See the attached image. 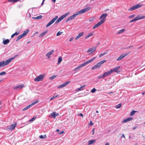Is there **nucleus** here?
I'll return each instance as SVG.
<instances>
[{
    "label": "nucleus",
    "mask_w": 145,
    "mask_h": 145,
    "mask_svg": "<svg viewBox=\"0 0 145 145\" xmlns=\"http://www.w3.org/2000/svg\"><path fill=\"white\" fill-rule=\"evenodd\" d=\"M45 0H43L42 2V3L41 4V5H42V6L43 5V4H44V3Z\"/></svg>",
    "instance_id": "obj_57"
},
{
    "label": "nucleus",
    "mask_w": 145,
    "mask_h": 145,
    "mask_svg": "<svg viewBox=\"0 0 145 145\" xmlns=\"http://www.w3.org/2000/svg\"><path fill=\"white\" fill-rule=\"evenodd\" d=\"M51 114L52 116L54 119L55 118L56 116H57L59 115L58 114H56V112H53Z\"/></svg>",
    "instance_id": "obj_23"
},
{
    "label": "nucleus",
    "mask_w": 145,
    "mask_h": 145,
    "mask_svg": "<svg viewBox=\"0 0 145 145\" xmlns=\"http://www.w3.org/2000/svg\"><path fill=\"white\" fill-rule=\"evenodd\" d=\"M106 145H109V143L107 142L106 144Z\"/></svg>",
    "instance_id": "obj_62"
},
{
    "label": "nucleus",
    "mask_w": 145,
    "mask_h": 145,
    "mask_svg": "<svg viewBox=\"0 0 145 145\" xmlns=\"http://www.w3.org/2000/svg\"><path fill=\"white\" fill-rule=\"evenodd\" d=\"M96 47H94L92 48H89L87 51V53H89L90 52H91L89 54V55H90L91 54H93L96 51Z\"/></svg>",
    "instance_id": "obj_12"
},
{
    "label": "nucleus",
    "mask_w": 145,
    "mask_h": 145,
    "mask_svg": "<svg viewBox=\"0 0 145 145\" xmlns=\"http://www.w3.org/2000/svg\"><path fill=\"white\" fill-rule=\"evenodd\" d=\"M38 101H35L33 102L30 105H31V106H32V105H34L36 103H37Z\"/></svg>",
    "instance_id": "obj_46"
},
{
    "label": "nucleus",
    "mask_w": 145,
    "mask_h": 145,
    "mask_svg": "<svg viewBox=\"0 0 145 145\" xmlns=\"http://www.w3.org/2000/svg\"><path fill=\"white\" fill-rule=\"evenodd\" d=\"M94 35V33L93 32H92L89 33L88 35H87L85 37L86 39H87L89 38V37L92 36Z\"/></svg>",
    "instance_id": "obj_24"
},
{
    "label": "nucleus",
    "mask_w": 145,
    "mask_h": 145,
    "mask_svg": "<svg viewBox=\"0 0 145 145\" xmlns=\"http://www.w3.org/2000/svg\"><path fill=\"white\" fill-rule=\"evenodd\" d=\"M63 19H64V18H63L62 16H61V17H59L57 20L56 22L55 23L56 24H58L59 22L61 21Z\"/></svg>",
    "instance_id": "obj_22"
},
{
    "label": "nucleus",
    "mask_w": 145,
    "mask_h": 145,
    "mask_svg": "<svg viewBox=\"0 0 145 145\" xmlns=\"http://www.w3.org/2000/svg\"><path fill=\"white\" fill-rule=\"evenodd\" d=\"M135 16V14H133V15H131V16H129L128 17V18L132 19V18H134Z\"/></svg>",
    "instance_id": "obj_38"
},
{
    "label": "nucleus",
    "mask_w": 145,
    "mask_h": 145,
    "mask_svg": "<svg viewBox=\"0 0 145 145\" xmlns=\"http://www.w3.org/2000/svg\"><path fill=\"white\" fill-rule=\"evenodd\" d=\"M108 15L107 13H104L103 14L100 16L99 19L101 20L100 22H101V23L103 24L105 21V18Z\"/></svg>",
    "instance_id": "obj_5"
},
{
    "label": "nucleus",
    "mask_w": 145,
    "mask_h": 145,
    "mask_svg": "<svg viewBox=\"0 0 145 145\" xmlns=\"http://www.w3.org/2000/svg\"><path fill=\"white\" fill-rule=\"evenodd\" d=\"M142 6V5L139 4L137 5L131 7V8L129 9L128 10L129 11L133 10L141 7Z\"/></svg>",
    "instance_id": "obj_8"
},
{
    "label": "nucleus",
    "mask_w": 145,
    "mask_h": 145,
    "mask_svg": "<svg viewBox=\"0 0 145 145\" xmlns=\"http://www.w3.org/2000/svg\"><path fill=\"white\" fill-rule=\"evenodd\" d=\"M94 129L93 128L92 129V134L93 135L94 134Z\"/></svg>",
    "instance_id": "obj_55"
},
{
    "label": "nucleus",
    "mask_w": 145,
    "mask_h": 145,
    "mask_svg": "<svg viewBox=\"0 0 145 145\" xmlns=\"http://www.w3.org/2000/svg\"><path fill=\"white\" fill-rule=\"evenodd\" d=\"M113 72V70H110V71H108L107 72H105L104 74V76L105 77L107 76L108 75L112 73Z\"/></svg>",
    "instance_id": "obj_18"
},
{
    "label": "nucleus",
    "mask_w": 145,
    "mask_h": 145,
    "mask_svg": "<svg viewBox=\"0 0 145 145\" xmlns=\"http://www.w3.org/2000/svg\"><path fill=\"white\" fill-rule=\"evenodd\" d=\"M133 47V46H129L127 48H131V47Z\"/></svg>",
    "instance_id": "obj_58"
},
{
    "label": "nucleus",
    "mask_w": 145,
    "mask_h": 145,
    "mask_svg": "<svg viewBox=\"0 0 145 145\" xmlns=\"http://www.w3.org/2000/svg\"><path fill=\"white\" fill-rule=\"evenodd\" d=\"M62 57L61 56L59 57L58 58V63H57V64L59 65L62 61Z\"/></svg>",
    "instance_id": "obj_26"
},
{
    "label": "nucleus",
    "mask_w": 145,
    "mask_h": 145,
    "mask_svg": "<svg viewBox=\"0 0 145 145\" xmlns=\"http://www.w3.org/2000/svg\"><path fill=\"white\" fill-rule=\"evenodd\" d=\"M9 42V40L8 39H7L5 40H4L3 41V43L5 45L6 44Z\"/></svg>",
    "instance_id": "obj_25"
},
{
    "label": "nucleus",
    "mask_w": 145,
    "mask_h": 145,
    "mask_svg": "<svg viewBox=\"0 0 145 145\" xmlns=\"http://www.w3.org/2000/svg\"><path fill=\"white\" fill-rule=\"evenodd\" d=\"M106 54V52L105 53H101L100 54V55H99V57H101L102 56H104V55H105V54Z\"/></svg>",
    "instance_id": "obj_41"
},
{
    "label": "nucleus",
    "mask_w": 145,
    "mask_h": 145,
    "mask_svg": "<svg viewBox=\"0 0 145 145\" xmlns=\"http://www.w3.org/2000/svg\"><path fill=\"white\" fill-rule=\"evenodd\" d=\"M127 120L128 121H130L132 120L133 119V118L132 117H129L127 118Z\"/></svg>",
    "instance_id": "obj_45"
},
{
    "label": "nucleus",
    "mask_w": 145,
    "mask_h": 145,
    "mask_svg": "<svg viewBox=\"0 0 145 145\" xmlns=\"http://www.w3.org/2000/svg\"><path fill=\"white\" fill-rule=\"evenodd\" d=\"M96 89L95 88H94L91 90V92L92 93H94L96 91Z\"/></svg>",
    "instance_id": "obj_43"
},
{
    "label": "nucleus",
    "mask_w": 145,
    "mask_h": 145,
    "mask_svg": "<svg viewBox=\"0 0 145 145\" xmlns=\"http://www.w3.org/2000/svg\"><path fill=\"white\" fill-rule=\"evenodd\" d=\"M17 124L16 123H15L14 124H12L9 127H8V129L10 130H13Z\"/></svg>",
    "instance_id": "obj_13"
},
{
    "label": "nucleus",
    "mask_w": 145,
    "mask_h": 145,
    "mask_svg": "<svg viewBox=\"0 0 145 145\" xmlns=\"http://www.w3.org/2000/svg\"><path fill=\"white\" fill-rule=\"evenodd\" d=\"M20 0H8V1L11 3H14L16 2L19 1Z\"/></svg>",
    "instance_id": "obj_31"
},
{
    "label": "nucleus",
    "mask_w": 145,
    "mask_h": 145,
    "mask_svg": "<svg viewBox=\"0 0 145 145\" xmlns=\"http://www.w3.org/2000/svg\"><path fill=\"white\" fill-rule=\"evenodd\" d=\"M52 1L53 2H55L56 1V0H52Z\"/></svg>",
    "instance_id": "obj_63"
},
{
    "label": "nucleus",
    "mask_w": 145,
    "mask_h": 145,
    "mask_svg": "<svg viewBox=\"0 0 145 145\" xmlns=\"http://www.w3.org/2000/svg\"><path fill=\"white\" fill-rule=\"evenodd\" d=\"M29 31V29H27L25 31L24 33L21 34V35H19L17 37L16 41H17L19 40L20 39L24 37V36H25V35H27V34L28 33Z\"/></svg>",
    "instance_id": "obj_7"
},
{
    "label": "nucleus",
    "mask_w": 145,
    "mask_h": 145,
    "mask_svg": "<svg viewBox=\"0 0 145 145\" xmlns=\"http://www.w3.org/2000/svg\"><path fill=\"white\" fill-rule=\"evenodd\" d=\"M58 18L57 16L55 17L51 21H50L49 23L47 24L46 26L47 27H48L51 25L52 24H53L55 21Z\"/></svg>",
    "instance_id": "obj_9"
},
{
    "label": "nucleus",
    "mask_w": 145,
    "mask_h": 145,
    "mask_svg": "<svg viewBox=\"0 0 145 145\" xmlns=\"http://www.w3.org/2000/svg\"><path fill=\"white\" fill-rule=\"evenodd\" d=\"M64 133V132L63 131H61V133H59V134L61 135V134H63Z\"/></svg>",
    "instance_id": "obj_56"
},
{
    "label": "nucleus",
    "mask_w": 145,
    "mask_h": 145,
    "mask_svg": "<svg viewBox=\"0 0 145 145\" xmlns=\"http://www.w3.org/2000/svg\"><path fill=\"white\" fill-rule=\"evenodd\" d=\"M137 127H136H136H134L133 128V130L135 129H137Z\"/></svg>",
    "instance_id": "obj_60"
},
{
    "label": "nucleus",
    "mask_w": 145,
    "mask_h": 145,
    "mask_svg": "<svg viewBox=\"0 0 145 145\" xmlns=\"http://www.w3.org/2000/svg\"><path fill=\"white\" fill-rule=\"evenodd\" d=\"M31 106V105H28L25 107L24 108H23L22 110V111H24L25 110H26L27 109H28V108H30Z\"/></svg>",
    "instance_id": "obj_28"
},
{
    "label": "nucleus",
    "mask_w": 145,
    "mask_h": 145,
    "mask_svg": "<svg viewBox=\"0 0 145 145\" xmlns=\"http://www.w3.org/2000/svg\"><path fill=\"white\" fill-rule=\"evenodd\" d=\"M54 50H51L46 54V56L48 58L50 57V56L54 52Z\"/></svg>",
    "instance_id": "obj_17"
},
{
    "label": "nucleus",
    "mask_w": 145,
    "mask_h": 145,
    "mask_svg": "<svg viewBox=\"0 0 145 145\" xmlns=\"http://www.w3.org/2000/svg\"><path fill=\"white\" fill-rule=\"evenodd\" d=\"M39 137L41 139L45 138H46V135H44V136L41 135L39 136Z\"/></svg>",
    "instance_id": "obj_34"
},
{
    "label": "nucleus",
    "mask_w": 145,
    "mask_h": 145,
    "mask_svg": "<svg viewBox=\"0 0 145 145\" xmlns=\"http://www.w3.org/2000/svg\"><path fill=\"white\" fill-rule=\"evenodd\" d=\"M85 86V85H84L83 86H81V87L80 88H78V91H79L81 90V89L82 88H83Z\"/></svg>",
    "instance_id": "obj_42"
},
{
    "label": "nucleus",
    "mask_w": 145,
    "mask_h": 145,
    "mask_svg": "<svg viewBox=\"0 0 145 145\" xmlns=\"http://www.w3.org/2000/svg\"><path fill=\"white\" fill-rule=\"evenodd\" d=\"M121 105V103H120L116 106V108H120Z\"/></svg>",
    "instance_id": "obj_37"
},
{
    "label": "nucleus",
    "mask_w": 145,
    "mask_h": 145,
    "mask_svg": "<svg viewBox=\"0 0 145 145\" xmlns=\"http://www.w3.org/2000/svg\"><path fill=\"white\" fill-rule=\"evenodd\" d=\"M63 33V32L58 31L57 33L56 36H59Z\"/></svg>",
    "instance_id": "obj_40"
},
{
    "label": "nucleus",
    "mask_w": 145,
    "mask_h": 145,
    "mask_svg": "<svg viewBox=\"0 0 145 145\" xmlns=\"http://www.w3.org/2000/svg\"><path fill=\"white\" fill-rule=\"evenodd\" d=\"M48 32V31H46L43 32L41 33L39 35V37H42L43 36H44L45 34H46Z\"/></svg>",
    "instance_id": "obj_21"
},
{
    "label": "nucleus",
    "mask_w": 145,
    "mask_h": 145,
    "mask_svg": "<svg viewBox=\"0 0 145 145\" xmlns=\"http://www.w3.org/2000/svg\"><path fill=\"white\" fill-rule=\"evenodd\" d=\"M137 111H135V110H133L132 111V112L130 113V116H133L134 114L136 113V112H137Z\"/></svg>",
    "instance_id": "obj_30"
},
{
    "label": "nucleus",
    "mask_w": 145,
    "mask_h": 145,
    "mask_svg": "<svg viewBox=\"0 0 145 145\" xmlns=\"http://www.w3.org/2000/svg\"><path fill=\"white\" fill-rule=\"evenodd\" d=\"M59 96V95H55V96H54L53 97H51V98H50V101H51L53 99H55V98H57V97H58V96Z\"/></svg>",
    "instance_id": "obj_35"
},
{
    "label": "nucleus",
    "mask_w": 145,
    "mask_h": 145,
    "mask_svg": "<svg viewBox=\"0 0 145 145\" xmlns=\"http://www.w3.org/2000/svg\"><path fill=\"white\" fill-rule=\"evenodd\" d=\"M120 66H118L111 70H113V72L115 71L117 73H118L121 71V70L120 69Z\"/></svg>",
    "instance_id": "obj_16"
},
{
    "label": "nucleus",
    "mask_w": 145,
    "mask_h": 145,
    "mask_svg": "<svg viewBox=\"0 0 145 145\" xmlns=\"http://www.w3.org/2000/svg\"><path fill=\"white\" fill-rule=\"evenodd\" d=\"M95 57H93L92 58L89 59V60L86 61V62L82 64H81L80 65H79L77 67L74 68V71H76L79 69H80L82 67H83L84 66L86 65L89 63H91L92 61H93L95 59Z\"/></svg>",
    "instance_id": "obj_2"
},
{
    "label": "nucleus",
    "mask_w": 145,
    "mask_h": 145,
    "mask_svg": "<svg viewBox=\"0 0 145 145\" xmlns=\"http://www.w3.org/2000/svg\"><path fill=\"white\" fill-rule=\"evenodd\" d=\"M70 82V81H67L66 82H65L63 84L61 85L58 86L57 87V88L58 89H60L61 88L65 87V86H67L69 84Z\"/></svg>",
    "instance_id": "obj_11"
},
{
    "label": "nucleus",
    "mask_w": 145,
    "mask_h": 145,
    "mask_svg": "<svg viewBox=\"0 0 145 145\" xmlns=\"http://www.w3.org/2000/svg\"><path fill=\"white\" fill-rule=\"evenodd\" d=\"M17 56L18 55H16L14 57L10 58L5 61H3L0 62V67H4L7 65Z\"/></svg>",
    "instance_id": "obj_3"
},
{
    "label": "nucleus",
    "mask_w": 145,
    "mask_h": 145,
    "mask_svg": "<svg viewBox=\"0 0 145 145\" xmlns=\"http://www.w3.org/2000/svg\"><path fill=\"white\" fill-rule=\"evenodd\" d=\"M56 131H57V132H59V129H57L56 130Z\"/></svg>",
    "instance_id": "obj_61"
},
{
    "label": "nucleus",
    "mask_w": 145,
    "mask_h": 145,
    "mask_svg": "<svg viewBox=\"0 0 145 145\" xmlns=\"http://www.w3.org/2000/svg\"><path fill=\"white\" fill-rule=\"evenodd\" d=\"M42 15H40L39 16H37L36 17L34 18V19H40L42 18Z\"/></svg>",
    "instance_id": "obj_33"
},
{
    "label": "nucleus",
    "mask_w": 145,
    "mask_h": 145,
    "mask_svg": "<svg viewBox=\"0 0 145 145\" xmlns=\"http://www.w3.org/2000/svg\"><path fill=\"white\" fill-rule=\"evenodd\" d=\"M78 115L81 116L82 118L83 117V115L82 113Z\"/></svg>",
    "instance_id": "obj_52"
},
{
    "label": "nucleus",
    "mask_w": 145,
    "mask_h": 145,
    "mask_svg": "<svg viewBox=\"0 0 145 145\" xmlns=\"http://www.w3.org/2000/svg\"><path fill=\"white\" fill-rule=\"evenodd\" d=\"M137 21L145 18V16L139 15L135 17Z\"/></svg>",
    "instance_id": "obj_14"
},
{
    "label": "nucleus",
    "mask_w": 145,
    "mask_h": 145,
    "mask_svg": "<svg viewBox=\"0 0 145 145\" xmlns=\"http://www.w3.org/2000/svg\"><path fill=\"white\" fill-rule=\"evenodd\" d=\"M6 74V72L4 71H3L0 73V76L4 75Z\"/></svg>",
    "instance_id": "obj_44"
},
{
    "label": "nucleus",
    "mask_w": 145,
    "mask_h": 145,
    "mask_svg": "<svg viewBox=\"0 0 145 145\" xmlns=\"http://www.w3.org/2000/svg\"><path fill=\"white\" fill-rule=\"evenodd\" d=\"M35 119V118H34V117L32 118L31 120H29V121H33Z\"/></svg>",
    "instance_id": "obj_50"
},
{
    "label": "nucleus",
    "mask_w": 145,
    "mask_h": 145,
    "mask_svg": "<svg viewBox=\"0 0 145 145\" xmlns=\"http://www.w3.org/2000/svg\"><path fill=\"white\" fill-rule=\"evenodd\" d=\"M127 121H128L127 120V118L126 119H124V120L123 121H122V123H126L127 122Z\"/></svg>",
    "instance_id": "obj_51"
},
{
    "label": "nucleus",
    "mask_w": 145,
    "mask_h": 145,
    "mask_svg": "<svg viewBox=\"0 0 145 145\" xmlns=\"http://www.w3.org/2000/svg\"><path fill=\"white\" fill-rule=\"evenodd\" d=\"M125 30L124 29H122L120 30L117 33L118 34H119L123 33Z\"/></svg>",
    "instance_id": "obj_32"
},
{
    "label": "nucleus",
    "mask_w": 145,
    "mask_h": 145,
    "mask_svg": "<svg viewBox=\"0 0 145 145\" xmlns=\"http://www.w3.org/2000/svg\"><path fill=\"white\" fill-rule=\"evenodd\" d=\"M73 40V37H72V38H71L70 39H69V41H72V40Z\"/></svg>",
    "instance_id": "obj_53"
},
{
    "label": "nucleus",
    "mask_w": 145,
    "mask_h": 145,
    "mask_svg": "<svg viewBox=\"0 0 145 145\" xmlns=\"http://www.w3.org/2000/svg\"><path fill=\"white\" fill-rule=\"evenodd\" d=\"M91 8L90 7H88L84 9L81 10L76 12V13L74 14L73 15L69 17L66 20V22H67L75 18L78 15L83 13L86 11H88Z\"/></svg>",
    "instance_id": "obj_1"
},
{
    "label": "nucleus",
    "mask_w": 145,
    "mask_h": 145,
    "mask_svg": "<svg viewBox=\"0 0 145 145\" xmlns=\"http://www.w3.org/2000/svg\"><path fill=\"white\" fill-rule=\"evenodd\" d=\"M56 76H52L49 78V79L51 80H52L54 79Z\"/></svg>",
    "instance_id": "obj_39"
},
{
    "label": "nucleus",
    "mask_w": 145,
    "mask_h": 145,
    "mask_svg": "<svg viewBox=\"0 0 145 145\" xmlns=\"http://www.w3.org/2000/svg\"><path fill=\"white\" fill-rule=\"evenodd\" d=\"M101 22H99L97 23L96 25H94L93 27V29H95L98 27L99 26H100L102 24L101 23Z\"/></svg>",
    "instance_id": "obj_19"
},
{
    "label": "nucleus",
    "mask_w": 145,
    "mask_h": 145,
    "mask_svg": "<svg viewBox=\"0 0 145 145\" xmlns=\"http://www.w3.org/2000/svg\"><path fill=\"white\" fill-rule=\"evenodd\" d=\"M24 87V84H22L17 86L14 88V89L15 90H17L18 89H21Z\"/></svg>",
    "instance_id": "obj_15"
},
{
    "label": "nucleus",
    "mask_w": 145,
    "mask_h": 145,
    "mask_svg": "<svg viewBox=\"0 0 145 145\" xmlns=\"http://www.w3.org/2000/svg\"><path fill=\"white\" fill-rule=\"evenodd\" d=\"M106 60H103V61H100L99 62L97 63L96 65L93 66L91 68V70L95 69L97 68H99L103 63L106 62Z\"/></svg>",
    "instance_id": "obj_4"
},
{
    "label": "nucleus",
    "mask_w": 145,
    "mask_h": 145,
    "mask_svg": "<svg viewBox=\"0 0 145 145\" xmlns=\"http://www.w3.org/2000/svg\"><path fill=\"white\" fill-rule=\"evenodd\" d=\"M95 141V140H90L88 141V145H90L93 143Z\"/></svg>",
    "instance_id": "obj_27"
},
{
    "label": "nucleus",
    "mask_w": 145,
    "mask_h": 145,
    "mask_svg": "<svg viewBox=\"0 0 145 145\" xmlns=\"http://www.w3.org/2000/svg\"><path fill=\"white\" fill-rule=\"evenodd\" d=\"M94 18H95L93 17L91 18H89V21L90 22H92V21H93L94 20Z\"/></svg>",
    "instance_id": "obj_48"
},
{
    "label": "nucleus",
    "mask_w": 145,
    "mask_h": 145,
    "mask_svg": "<svg viewBox=\"0 0 145 145\" xmlns=\"http://www.w3.org/2000/svg\"><path fill=\"white\" fill-rule=\"evenodd\" d=\"M45 75L43 74H41L38 76L34 79V80L36 82H38L40 81H42L43 80Z\"/></svg>",
    "instance_id": "obj_6"
},
{
    "label": "nucleus",
    "mask_w": 145,
    "mask_h": 145,
    "mask_svg": "<svg viewBox=\"0 0 145 145\" xmlns=\"http://www.w3.org/2000/svg\"><path fill=\"white\" fill-rule=\"evenodd\" d=\"M104 77H105V76H104V74H103V75H102L99 76L97 78L98 79H99L101 78H104Z\"/></svg>",
    "instance_id": "obj_49"
},
{
    "label": "nucleus",
    "mask_w": 145,
    "mask_h": 145,
    "mask_svg": "<svg viewBox=\"0 0 145 145\" xmlns=\"http://www.w3.org/2000/svg\"><path fill=\"white\" fill-rule=\"evenodd\" d=\"M122 137H123V138H125V135H124V134H122Z\"/></svg>",
    "instance_id": "obj_59"
},
{
    "label": "nucleus",
    "mask_w": 145,
    "mask_h": 145,
    "mask_svg": "<svg viewBox=\"0 0 145 145\" xmlns=\"http://www.w3.org/2000/svg\"><path fill=\"white\" fill-rule=\"evenodd\" d=\"M19 33V32H16L15 33L13 34L11 36V38H13L15 36L18 35Z\"/></svg>",
    "instance_id": "obj_29"
},
{
    "label": "nucleus",
    "mask_w": 145,
    "mask_h": 145,
    "mask_svg": "<svg viewBox=\"0 0 145 145\" xmlns=\"http://www.w3.org/2000/svg\"><path fill=\"white\" fill-rule=\"evenodd\" d=\"M135 21H137V20H136L135 18H134L132 20H131L129 22L130 23H131L132 22H135Z\"/></svg>",
    "instance_id": "obj_47"
},
{
    "label": "nucleus",
    "mask_w": 145,
    "mask_h": 145,
    "mask_svg": "<svg viewBox=\"0 0 145 145\" xmlns=\"http://www.w3.org/2000/svg\"><path fill=\"white\" fill-rule=\"evenodd\" d=\"M84 34V33L82 32L80 33L75 38V40H77L82 37Z\"/></svg>",
    "instance_id": "obj_20"
},
{
    "label": "nucleus",
    "mask_w": 145,
    "mask_h": 145,
    "mask_svg": "<svg viewBox=\"0 0 145 145\" xmlns=\"http://www.w3.org/2000/svg\"><path fill=\"white\" fill-rule=\"evenodd\" d=\"M89 124L91 125H92L93 124V123L91 121H90Z\"/></svg>",
    "instance_id": "obj_54"
},
{
    "label": "nucleus",
    "mask_w": 145,
    "mask_h": 145,
    "mask_svg": "<svg viewBox=\"0 0 145 145\" xmlns=\"http://www.w3.org/2000/svg\"><path fill=\"white\" fill-rule=\"evenodd\" d=\"M69 12H68L67 13H66L65 14L63 15L62 16L63 17V18H65L66 16H67V15H68V14H69Z\"/></svg>",
    "instance_id": "obj_36"
},
{
    "label": "nucleus",
    "mask_w": 145,
    "mask_h": 145,
    "mask_svg": "<svg viewBox=\"0 0 145 145\" xmlns=\"http://www.w3.org/2000/svg\"><path fill=\"white\" fill-rule=\"evenodd\" d=\"M129 54V53H126L124 54H121L117 58V60L118 61H119L121 60Z\"/></svg>",
    "instance_id": "obj_10"
},
{
    "label": "nucleus",
    "mask_w": 145,
    "mask_h": 145,
    "mask_svg": "<svg viewBox=\"0 0 145 145\" xmlns=\"http://www.w3.org/2000/svg\"><path fill=\"white\" fill-rule=\"evenodd\" d=\"M3 81L2 79L0 80V83Z\"/></svg>",
    "instance_id": "obj_64"
}]
</instances>
